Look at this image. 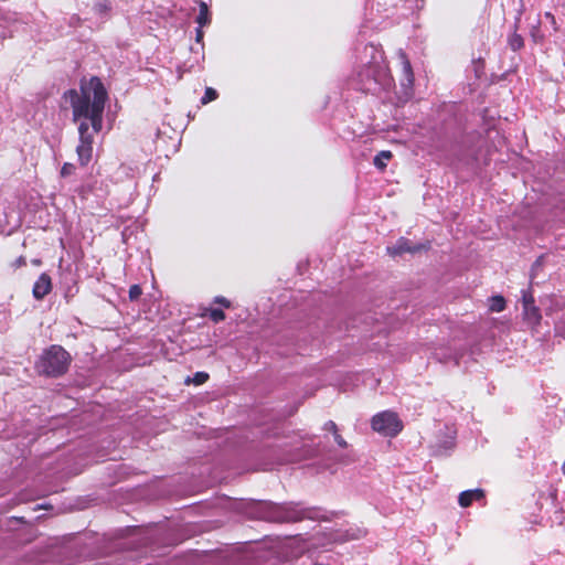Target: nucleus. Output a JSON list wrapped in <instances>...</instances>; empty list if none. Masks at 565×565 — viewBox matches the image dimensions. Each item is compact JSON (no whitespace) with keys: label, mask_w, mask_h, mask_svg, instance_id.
Listing matches in <instances>:
<instances>
[{"label":"nucleus","mask_w":565,"mask_h":565,"mask_svg":"<svg viewBox=\"0 0 565 565\" xmlns=\"http://www.w3.org/2000/svg\"><path fill=\"white\" fill-rule=\"evenodd\" d=\"M537 32H539V26H534L532 32H531V35L532 38L534 39V41L536 42L537 41Z\"/></svg>","instance_id":"obj_34"},{"label":"nucleus","mask_w":565,"mask_h":565,"mask_svg":"<svg viewBox=\"0 0 565 565\" xmlns=\"http://www.w3.org/2000/svg\"><path fill=\"white\" fill-rule=\"evenodd\" d=\"M142 295V289L139 285H132L129 288V299L131 301H137Z\"/></svg>","instance_id":"obj_24"},{"label":"nucleus","mask_w":565,"mask_h":565,"mask_svg":"<svg viewBox=\"0 0 565 565\" xmlns=\"http://www.w3.org/2000/svg\"><path fill=\"white\" fill-rule=\"evenodd\" d=\"M93 10L102 21H106L110 17L111 3L109 0H97Z\"/></svg>","instance_id":"obj_15"},{"label":"nucleus","mask_w":565,"mask_h":565,"mask_svg":"<svg viewBox=\"0 0 565 565\" xmlns=\"http://www.w3.org/2000/svg\"><path fill=\"white\" fill-rule=\"evenodd\" d=\"M534 296L531 287L527 289L522 290V307L534 305Z\"/></svg>","instance_id":"obj_23"},{"label":"nucleus","mask_w":565,"mask_h":565,"mask_svg":"<svg viewBox=\"0 0 565 565\" xmlns=\"http://www.w3.org/2000/svg\"><path fill=\"white\" fill-rule=\"evenodd\" d=\"M71 362V354L62 345L52 344L39 356L35 369L41 375L56 379L68 371Z\"/></svg>","instance_id":"obj_4"},{"label":"nucleus","mask_w":565,"mask_h":565,"mask_svg":"<svg viewBox=\"0 0 565 565\" xmlns=\"http://www.w3.org/2000/svg\"><path fill=\"white\" fill-rule=\"evenodd\" d=\"M202 28L203 26L199 25V28H196V30H195V41L198 43H202L203 42L204 32L202 31Z\"/></svg>","instance_id":"obj_31"},{"label":"nucleus","mask_w":565,"mask_h":565,"mask_svg":"<svg viewBox=\"0 0 565 565\" xmlns=\"http://www.w3.org/2000/svg\"><path fill=\"white\" fill-rule=\"evenodd\" d=\"M248 515L254 519L268 522H299L305 519L319 520L321 510L318 508H306L302 503H275L271 501L249 500Z\"/></svg>","instance_id":"obj_3"},{"label":"nucleus","mask_w":565,"mask_h":565,"mask_svg":"<svg viewBox=\"0 0 565 565\" xmlns=\"http://www.w3.org/2000/svg\"><path fill=\"white\" fill-rule=\"evenodd\" d=\"M430 248V243H414L411 239L406 237H399L396 243L392 246H387V253L395 257V256H402L405 253L415 255L419 254L422 252H426Z\"/></svg>","instance_id":"obj_8"},{"label":"nucleus","mask_w":565,"mask_h":565,"mask_svg":"<svg viewBox=\"0 0 565 565\" xmlns=\"http://www.w3.org/2000/svg\"><path fill=\"white\" fill-rule=\"evenodd\" d=\"M213 303L220 305V306H222L223 308H226V309L232 307V302L227 298H225L223 296L214 297Z\"/></svg>","instance_id":"obj_26"},{"label":"nucleus","mask_w":565,"mask_h":565,"mask_svg":"<svg viewBox=\"0 0 565 565\" xmlns=\"http://www.w3.org/2000/svg\"><path fill=\"white\" fill-rule=\"evenodd\" d=\"M486 493L482 489H471L462 491L458 497V503L461 508H468L475 501L484 499Z\"/></svg>","instance_id":"obj_13"},{"label":"nucleus","mask_w":565,"mask_h":565,"mask_svg":"<svg viewBox=\"0 0 565 565\" xmlns=\"http://www.w3.org/2000/svg\"><path fill=\"white\" fill-rule=\"evenodd\" d=\"M392 157L393 156L391 151L383 150L374 157L373 163L380 172H383Z\"/></svg>","instance_id":"obj_16"},{"label":"nucleus","mask_w":565,"mask_h":565,"mask_svg":"<svg viewBox=\"0 0 565 565\" xmlns=\"http://www.w3.org/2000/svg\"><path fill=\"white\" fill-rule=\"evenodd\" d=\"M508 43H509V46L511 47V50L514 52H518L524 45L523 38L520 34H518L516 32L512 33L509 36Z\"/></svg>","instance_id":"obj_21"},{"label":"nucleus","mask_w":565,"mask_h":565,"mask_svg":"<svg viewBox=\"0 0 565 565\" xmlns=\"http://www.w3.org/2000/svg\"><path fill=\"white\" fill-rule=\"evenodd\" d=\"M210 379L209 373L200 371L193 374L192 377H186L184 383L185 384H194L196 386L204 384Z\"/></svg>","instance_id":"obj_19"},{"label":"nucleus","mask_w":565,"mask_h":565,"mask_svg":"<svg viewBox=\"0 0 565 565\" xmlns=\"http://www.w3.org/2000/svg\"><path fill=\"white\" fill-rule=\"evenodd\" d=\"M364 533L361 530H356L352 532L351 534L348 533L347 537L350 540H356L360 539Z\"/></svg>","instance_id":"obj_32"},{"label":"nucleus","mask_w":565,"mask_h":565,"mask_svg":"<svg viewBox=\"0 0 565 565\" xmlns=\"http://www.w3.org/2000/svg\"><path fill=\"white\" fill-rule=\"evenodd\" d=\"M360 63L362 67L356 75V89L376 95L391 87L393 78L381 47L365 44Z\"/></svg>","instance_id":"obj_2"},{"label":"nucleus","mask_w":565,"mask_h":565,"mask_svg":"<svg viewBox=\"0 0 565 565\" xmlns=\"http://www.w3.org/2000/svg\"><path fill=\"white\" fill-rule=\"evenodd\" d=\"M74 169V166L71 163H65L61 171V177H65L67 174H71Z\"/></svg>","instance_id":"obj_30"},{"label":"nucleus","mask_w":565,"mask_h":565,"mask_svg":"<svg viewBox=\"0 0 565 565\" xmlns=\"http://www.w3.org/2000/svg\"><path fill=\"white\" fill-rule=\"evenodd\" d=\"M323 430L331 431L332 434H335L338 431V426L333 420H328L323 425Z\"/></svg>","instance_id":"obj_28"},{"label":"nucleus","mask_w":565,"mask_h":565,"mask_svg":"<svg viewBox=\"0 0 565 565\" xmlns=\"http://www.w3.org/2000/svg\"><path fill=\"white\" fill-rule=\"evenodd\" d=\"M483 139L480 134H469L452 147V156L463 164L479 163L482 154Z\"/></svg>","instance_id":"obj_5"},{"label":"nucleus","mask_w":565,"mask_h":565,"mask_svg":"<svg viewBox=\"0 0 565 565\" xmlns=\"http://www.w3.org/2000/svg\"><path fill=\"white\" fill-rule=\"evenodd\" d=\"M333 438H334V441L338 444L339 447H341V448H347L348 447L347 441L343 439V437L340 434H338V431L335 434H333Z\"/></svg>","instance_id":"obj_29"},{"label":"nucleus","mask_w":565,"mask_h":565,"mask_svg":"<svg viewBox=\"0 0 565 565\" xmlns=\"http://www.w3.org/2000/svg\"><path fill=\"white\" fill-rule=\"evenodd\" d=\"M542 267V256L539 257L531 266V274H530V278H531V282L533 281V279L535 278L539 269Z\"/></svg>","instance_id":"obj_25"},{"label":"nucleus","mask_w":565,"mask_h":565,"mask_svg":"<svg viewBox=\"0 0 565 565\" xmlns=\"http://www.w3.org/2000/svg\"><path fill=\"white\" fill-rule=\"evenodd\" d=\"M203 316L209 317L214 323H218L225 320L226 315L221 308H207Z\"/></svg>","instance_id":"obj_18"},{"label":"nucleus","mask_w":565,"mask_h":565,"mask_svg":"<svg viewBox=\"0 0 565 565\" xmlns=\"http://www.w3.org/2000/svg\"><path fill=\"white\" fill-rule=\"evenodd\" d=\"M20 31H25V23L15 13L0 11V42Z\"/></svg>","instance_id":"obj_9"},{"label":"nucleus","mask_w":565,"mask_h":565,"mask_svg":"<svg viewBox=\"0 0 565 565\" xmlns=\"http://www.w3.org/2000/svg\"><path fill=\"white\" fill-rule=\"evenodd\" d=\"M72 93L73 117L75 121H79V143L76 152L81 164L85 166L92 158L94 134H98L103 128V114L108 94L103 82L96 76L82 87L81 95L75 90Z\"/></svg>","instance_id":"obj_1"},{"label":"nucleus","mask_w":565,"mask_h":565,"mask_svg":"<svg viewBox=\"0 0 565 565\" xmlns=\"http://www.w3.org/2000/svg\"><path fill=\"white\" fill-rule=\"evenodd\" d=\"M456 429L445 424L440 427L435 436L434 443L430 445L433 456H448L456 446Z\"/></svg>","instance_id":"obj_7"},{"label":"nucleus","mask_w":565,"mask_h":565,"mask_svg":"<svg viewBox=\"0 0 565 565\" xmlns=\"http://www.w3.org/2000/svg\"><path fill=\"white\" fill-rule=\"evenodd\" d=\"M489 308L492 312H501L505 309V299L502 296H492Z\"/></svg>","instance_id":"obj_20"},{"label":"nucleus","mask_w":565,"mask_h":565,"mask_svg":"<svg viewBox=\"0 0 565 565\" xmlns=\"http://www.w3.org/2000/svg\"><path fill=\"white\" fill-rule=\"evenodd\" d=\"M562 469H563V472H564V475H565V462L563 463Z\"/></svg>","instance_id":"obj_35"},{"label":"nucleus","mask_w":565,"mask_h":565,"mask_svg":"<svg viewBox=\"0 0 565 565\" xmlns=\"http://www.w3.org/2000/svg\"><path fill=\"white\" fill-rule=\"evenodd\" d=\"M218 97V93L213 87H206L204 95L201 97V104L206 105Z\"/></svg>","instance_id":"obj_22"},{"label":"nucleus","mask_w":565,"mask_h":565,"mask_svg":"<svg viewBox=\"0 0 565 565\" xmlns=\"http://www.w3.org/2000/svg\"><path fill=\"white\" fill-rule=\"evenodd\" d=\"M372 429L385 437H395L403 429V423L397 414L391 411L381 412L372 417Z\"/></svg>","instance_id":"obj_6"},{"label":"nucleus","mask_w":565,"mask_h":565,"mask_svg":"<svg viewBox=\"0 0 565 565\" xmlns=\"http://www.w3.org/2000/svg\"><path fill=\"white\" fill-rule=\"evenodd\" d=\"M52 290V280L46 273H42L33 285L32 294L38 300L43 299Z\"/></svg>","instance_id":"obj_12"},{"label":"nucleus","mask_w":565,"mask_h":565,"mask_svg":"<svg viewBox=\"0 0 565 565\" xmlns=\"http://www.w3.org/2000/svg\"><path fill=\"white\" fill-rule=\"evenodd\" d=\"M398 54L402 64V77L399 81L401 87L403 89L404 97L408 99L413 95L414 73L406 54L403 51H399Z\"/></svg>","instance_id":"obj_10"},{"label":"nucleus","mask_w":565,"mask_h":565,"mask_svg":"<svg viewBox=\"0 0 565 565\" xmlns=\"http://www.w3.org/2000/svg\"><path fill=\"white\" fill-rule=\"evenodd\" d=\"M492 135L498 137V143L494 145L495 148L501 147L504 143V138L500 136L499 131L494 128L488 130V138H491Z\"/></svg>","instance_id":"obj_27"},{"label":"nucleus","mask_w":565,"mask_h":565,"mask_svg":"<svg viewBox=\"0 0 565 565\" xmlns=\"http://www.w3.org/2000/svg\"><path fill=\"white\" fill-rule=\"evenodd\" d=\"M524 320L532 326H536L541 322L542 315L539 307L534 305L523 307Z\"/></svg>","instance_id":"obj_14"},{"label":"nucleus","mask_w":565,"mask_h":565,"mask_svg":"<svg viewBox=\"0 0 565 565\" xmlns=\"http://www.w3.org/2000/svg\"><path fill=\"white\" fill-rule=\"evenodd\" d=\"M317 450L310 446L301 445L289 449L278 459L279 463L297 462L316 456Z\"/></svg>","instance_id":"obj_11"},{"label":"nucleus","mask_w":565,"mask_h":565,"mask_svg":"<svg viewBox=\"0 0 565 565\" xmlns=\"http://www.w3.org/2000/svg\"><path fill=\"white\" fill-rule=\"evenodd\" d=\"M199 7L200 12L195 21L200 26H205L211 22L209 7L204 1H200Z\"/></svg>","instance_id":"obj_17"},{"label":"nucleus","mask_w":565,"mask_h":565,"mask_svg":"<svg viewBox=\"0 0 565 565\" xmlns=\"http://www.w3.org/2000/svg\"><path fill=\"white\" fill-rule=\"evenodd\" d=\"M545 18H547V20L551 21L553 29L556 30V21H555L554 15L551 12H546Z\"/></svg>","instance_id":"obj_33"}]
</instances>
